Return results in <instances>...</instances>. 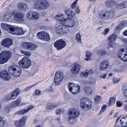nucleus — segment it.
<instances>
[{"mask_svg": "<svg viewBox=\"0 0 127 127\" xmlns=\"http://www.w3.org/2000/svg\"><path fill=\"white\" fill-rule=\"evenodd\" d=\"M63 15H57L56 18L61 23L64 25L66 27H73L75 23L74 19L71 17H67L64 18Z\"/></svg>", "mask_w": 127, "mask_h": 127, "instance_id": "f257e3e1", "label": "nucleus"}, {"mask_svg": "<svg viewBox=\"0 0 127 127\" xmlns=\"http://www.w3.org/2000/svg\"><path fill=\"white\" fill-rule=\"evenodd\" d=\"M50 5L49 3L45 0H39L35 2L34 7L38 10H42L46 9Z\"/></svg>", "mask_w": 127, "mask_h": 127, "instance_id": "f03ea898", "label": "nucleus"}, {"mask_svg": "<svg viewBox=\"0 0 127 127\" xmlns=\"http://www.w3.org/2000/svg\"><path fill=\"white\" fill-rule=\"evenodd\" d=\"M12 53L9 51H3L0 54V64H4L11 58Z\"/></svg>", "mask_w": 127, "mask_h": 127, "instance_id": "7ed1b4c3", "label": "nucleus"}, {"mask_svg": "<svg viewBox=\"0 0 127 127\" xmlns=\"http://www.w3.org/2000/svg\"><path fill=\"white\" fill-rule=\"evenodd\" d=\"M91 101L89 99L84 97L80 100V105L83 110L87 111L91 108Z\"/></svg>", "mask_w": 127, "mask_h": 127, "instance_id": "20e7f679", "label": "nucleus"}, {"mask_svg": "<svg viewBox=\"0 0 127 127\" xmlns=\"http://www.w3.org/2000/svg\"><path fill=\"white\" fill-rule=\"evenodd\" d=\"M31 60L26 56L24 57L18 63L19 65L21 67L27 69L31 65Z\"/></svg>", "mask_w": 127, "mask_h": 127, "instance_id": "39448f33", "label": "nucleus"}, {"mask_svg": "<svg viewBox=\"0 0 127 127\" xmlns=\"http://www.w3.org/2000/svg\"><path fill=\"white\" fill-rule=\"evenodd\" d=\"M8 71L10 74L16 77L19 76L21 74L20 69L17 66H9L8 68Z\"/></svg>", "mask_w": 127, "mask_h": 127, "instance_id": "423d86ee", "label": "nucleus"}, {"mask_svg": "<svg viewBox=\"0 0 127 127\" xmlns=\"http://www.w3.org/2000/svg\"><path fill=\"white\" fill-rule=\"evenodd\" d=\"M22 46L24 49L28 50L33 51L37 48V46L31 42H23Z\"/></svg>", "mask_w": 127, "mask_h": 127, "instance_id": "0eeeda50", "label": "nucleus"}, {"mask_svg": "<svg viewBox=\"0 0 127 127\" xmlns=\"http://www.w3.org/2000/svg\"><path fill=\"white\" fill-rule=\"evenodd\" d=\"M63 76L62 72L58 71L55 74L54 78V82L56 85H60L63 79Z\"/></svg>", "mask_w": 127, "mask_h": 127, "instance_id": "6e6552de", "label": "nucleus"}, {"mask_svg": "<svg viewBox=\"0 0 127 127\" xmlns=\"http://www.w3.org/2000/svg\"><path fill=\"white\" fill-rule=\"evenodd\" d=\"M56 32L59 35H62L64 33H67L69 30L64 25H60L56 28Z\"/></svg>", "mask_w": 127, "mask_h": 127, "instance_id": "1a4fd4ad", "label": "nucleus"}, {"mask_svg": "<svg viewBox=\"0 0 127 127\" xmlns=\"http://www.w3.org/2000/svg\"><path fill=\"white\" fill-rule=\"evenodd\" d=\"M68 88L69 91L73 94L78 93L80 88L79 86L73 83H69Z\"/></svg>", "mask_w": 127, "mask_h": 127, "instance_id": "9d476101", "label": "nucleus"}, {"mask_svg": "<svg viewBox=\"0 0 127 127\" xmlns=\"http://www.w3.org/2000/svg\"><path fill=\"white\" fill-rule=\"evenodd\" d=\"M66 45L65 41L62 39L58 40L56 41L54 44V47L58 50H61Z\"/></svg>", "mask_w": 127, "mask_h": 127, "instance_id": "9b49d317", "label": "nucleus"}, {"mask_svg": "<svg viewBox=\"0 0 127 127\" xmlns=\"http://www.w3.org/2000/svg\"><path fill=\"white\" fill-rule=\"evenodd\" d=\"M37 36L38 38L44 41H48L50 40L48 33L43 31L38 32L37 34Z\"/></svg>", "mask_w": 127, "mask_h": 127, "instance_id": "f8f14e48", "label": "nucleus"}, {"mask_svg": "<svg viewBox=\"0 0 127 127\" xmlns=\"http://www.w3.org/2000/svg\"><path fill=\"white\" fill-rule=\"evenodd\" d=\"M119 57L122 60L127 61V50L122 49L119 50L118 53Z\"/></svg>", "mask_w": 127, "mask_h": 127, "instance_id": "ddd939ff", "label": "nucleus"}, {"mask_svg": "<svg viewBox=\"0 0 127 127\" xmlns=\"http://www.w3.org/2000/svg\"><path fill=\"white\" fill-rule=\"evenodd\" d=\"M24 14L22 12H17L15 13L13 19L14 20L18 21L23 22L24 20Z\"/></svg>", "mask_w": 127, "mask_h": 127, "instance_id": "4468645a", "label": "nucleus"}, {"mask_svg": "<svg viewBox=\"0 0 127 127\" xmlns=\"http://www.w3.org/2000/svg\"><path fill=\"white\" fill-rule=\"evenodd\" d=\"M27 120L26 116L22 117L19 120L15 121L14 122L17 127H23L25 125Z\"/></svg>", "mask_w": 127, "mask_h": 127, "instance_id": "2eb2a0df", "label": "nucleus"}, {"mask_svg": "<svg viewBox=\"0 0 127 127\" xmlns=\"http://www.w3.org/2000/svg\"><path fill=\"white\" fill-rule=\"evenodd\" d=\"M81 65L77 63H75L71 69V72L73 74H76L79 73L80 71Z\"/></svg>", "mask_w": 127, "mask_h": 127, "instance_id": "dca6fc26", "label": "nucleus"}, {"mask_svg": "<svg viewBox=\"0 0 127 127\" xmlns=\"http://www.w3.org/2000/svg\"><path fill=\"white\" fill-rule=\"evenodd\" d=\"M1 44L5 47L9 48L12 44V40L9 38L4 39L1 42Z\"/></svg>", "mask_w": 127, "mask_h": 127, "instance_id": "f3484780", "label": "nucleus"}, {"mask_svg": "<svg viewBox=\"0 0 127 127\" xmlns=\"http://www.w3.org/2000/svg\"><path fill=\"white\" fill-rule=\"evenodd\" d=\"M0 76L5 80H7L11 78V76L7 71L4 70L0 73Z\"/></svg>", "mask_w": 127, "mask_h": 127, "instance_id": "a211bd4d", "label": "nucleus"}, {"mask_svg": "<svg viewBox=\"0 0 127 127\" xmlns=\"http://www.w3.org/2000/svg\"><path fill=\"white\" fill-rule=\"evenodd\" d=\"M68 114L70 116L75 118L79 115V112L77 109H74L69 111Z\"/></svg>", "mask_w": 127, "mask_h": 127, "instance_id": "6ab92c4d", "label": "nucleus"}, {"mask_svg": "<svg viewBox=\"0 0 127 127\" xmlns=\"http://www.w3.org/2000/svg\"><path fill=\"white\" fill-rule=\"evenodd\" d=\"M17 6L19 9L24 11H26L28 8L27 4L23 2L19 3Z\"/></svg>", "mask_w": 127, "mask_h": 127, "instance_id": "aec40b11", "label": "nucleus"}, {"mask_svg": "<svg viewBox=\"0 0 127 127\" xmlns=\"http://www.w3.org/2000/svg\"><path fill=\"white\" fill-rule=\"evenodd\" d=\"M109 66V64L108 62L105 60L103 61L100 64V70H101L106 69L108 66Z\"/></svg>", "mask_w": 127, "mask_h": 127, "instance_id": "412c9836", "label": "nucleus"}, {"mask_svg": "<svg viewBox=\"0 0 127 127\" xmlns=\"http://www.w3.org/2000/svg\"><path fill=\"white\" fill-rule=\"evenodd\" d=\"M17 28L15 26L10 25L8 32L11 34L16 35Z\"/></svg>", "mask_w": 127, "mask_h": 127, "instance_id": "4be33fe9", "label": "nucleus"}, {"mask_svg": "<svg viewBox=\"0 0 127 127\" xmlns=\"http://www.w3.org/2000/svg\"><path fill=\"white\" fill-rule=\"evenodd\" d=\"M116 7L117 8L119 9L126 7H127V2H123L121 3L117 4L116 5Z\"/></svg>", "mask_w": 127, "mask_h": 127, "instance_id": "5701e85b", "label": "nucleus"}, {"mask_svg": "<svg viewBox=\"0 0 127 127\" xmlns=\"http://www.w3.org/2000/svg\"><path fill=\"white\" fill-rule=\"evenodd\" d=\"M58 105V104H53L51 103H48L46 105V108L48 110H51L57 107Z\"/></svg>", "mask_w": 127, "mask_h": 127, "instance_id": "b1692460", "label": "nucleus"}, {"mask_svg": "<svg viewBox=\"0 0 127 127\" xmlns=\"http://www.w3.org/2000/svg\"><path fill=\"white\" fill-rule=\"evenodd\" d=\"M99 16L100 18L106 20L109 19L107 12L104 13H101L99 14Z\"/></svg>", "mask_w": 127, "mask_h": 127, "instance_id": "393cba45", "label": "nucleus"}, {"mask_svg": "<svg viewBox=\"0 0 127 127\" xmlns=\"http://www.w3.org/2000/svg\"><path fill=\"white\" fill-rule=\"evenodd\" d=\"M21 100V97H19L16 100L13 102L11 103V105L13 107H15L19 104Z\"/></svg>", "mask_w": 127, "mask_h": 127, "instance_id": "a878e982", "label": "nucleus"}, {"mask_svg": "<svg viewBox=\"0 0 127 127\" xmlns=\"http://www.w3.org/2000/svg\"><path fill=\"white\" fill-rule=\"evenodd\" d=\"M16 34L17 35H21L23 34L26 32L24 31L21 28H20L17 27L16 29Z\"/></svg>", "mask_w": 127, "mask_h": 127, "instance_id": "bb28decb", "label": "nucleus"}, {"mask_svg": "<svg viewBox=\"0 0 127 127\" xmlns=\"http://www.w3.org/2000/svg\"><path fill=\"white\" fill-rule=\"evenodd\" d=\"M1 25L2 28L6 31L8 32L10 25L8 24L2 23L1 24Z\"/></svg>", "mask_w": 127, "mask_h": 127, "instance_id": "cd10ccee", "label": "nucleus"}, {"mask_svg": "<svg viewBox=\"0 0 127 127\" xmlns=\"http://www.w3.org/2000/svg\"><path fill=\"white\" fill-rule=\"evenodd\" d=\"M127 119H126V117H124L122 118L120 121V123L124 127H127L126 123Z\"/></svg>", "mask_w": 127, "mask_h": 127, "instance_id": "c85d7f7f", "label": "nucleus"}, {"mask_svg": "<svg viewBox=\"0 0 127 127\" xmlns=\"http://www.w3.org/2000/svg\"><path fill=\"white\" fill-rule=\"evenodd\" d=\"M27 18L30 20L34 19L33 15V11H30L28 13L27 15Z\"/></svg>", "mask_w": 127, "mask_h": 127, "instance_id": "c756f323", "label": "nucleus"}, {"mask_svg": "<svg viewBox=\"0 0 127 127\" xmlns=\"http://www.w3.org/2000/svg\"><path fill=\"white\" fill-rule=\"evenodd\" d=\"M107 12L109 19H111L114 17V11H110Z\"/></svg>", "mask_w": 127, "mask_h": 127, "instance_id": "7c9ffc66", "label": "nucleus"}, {"mask_svg": "<svg viewBox=\"0 0 127 127\" xmlns=\"http://www.w3.org/2000/svg\"><path fill=\"white\" fill-rule=\"evenodd\" d=\"M76 120L74 118L70 116H69L68 119V122L71 125H73L75 122Z\"/></svg>", "mask_w": 127, "mask_h": 127, "instance_id": "2f4dec72", "label": "nucleus"}, {"mask_svg": "<svg viewBox=\"0 0 127 127\" xmlns=\"http://www.w3.org/2000/svg\"><path fill=\"white\" fill-rule=\"evenodd\" d=\"M86 93L88 95H90L92 93V89L89 87H86L85 89Z\"/></svg>", "mask_w": 127, "mask_h": 127, "instance_id": "473e14b6", "label": "nucleus"}, {"mask_svg": "<svg viewBox=\"0 0 127 127\" xmlns=\"http://www.w3.org/2000/svg\"><path fill=\"white\" fill-rule=\"evenodd\" d=\"M117 38V36L115 34H113L109 37L108 40H109L113 41L115 40Z\"/></svg>", "mask_w": 127, "mask_h": 127, "instance_id": "72a5a7b5", "label": "nucleus"}, {"mask_svg": "<svg viewBox=\"0 0 127 127\" xmlns=\"http://www.w3.org/2000/svg\"><path fill=\"white\" fill-rule=\"evenodd\" d=\"M18 91H14L12 93V94L11 95L12 98H13V99L15 98L19 94V93L18 91L19 89H17Z\"/></svg>", "mask_w": 127, "mask_h": 127, "instance_id": "f704fd0d", "label": "nucleus"}, {"mask_svg": "<svg viewBox=\"0 0 127 127\" xmlns=\"http://www.w3.org/2000/svg\"><path fill=\"white\" fill-rule=\"evenodd\" d=\"M65 14L67 16L71 15L73 16L75 15V14L70 9L66 10H65Z\"/></svg>", "mask_w": 127, "mask_h": 127, "instance_id": "c9c22d12", "label": "nucleus"}, {"mask_svg": "<svg viewBox=\"0 0 127 127\" xmlns=\"http://www.w3.org/2000/svg\"><path fill=\"white\" fill-rule=\"evenodd\" d=\"M92 56L91 53L90 52L88 51L86 53V58L85 60L88 61L90 59L91 57Z\"/></svg>", "mask_w": 127, "mask_h": 127, "instance_id": "e433bc0d", "label": "nucleus"}, {"mask_svg": "<svg viewBox=\"0 0 127 127\" xmlns=\"http://www.w3.org/2000/svg\"><path fill=\"white\" fill-rule=\"evenodd\" d=\"M28 112V111L26 109H22L16 112L19 115H22Z\"/></svg>", "mask_w": 127, "mask_h": 127, "instance_id": "4c0bfd02", "label": "nucleus"}, {"mask_svg": "<svg viewBox=\"0 0 127 127\" xmlns=\"http://www.w3.org/2000/svg\"><path fill=\"white\" fill-rule=\"evenodd\" d=\"M106 54V52L104 50H99L97 52V54L101 56H104Z\"/></svg>", "mask_w": 127, "mask_h": 127, "instance_id": "58836bf2", "label": "nucleus"}, {"mask_svg": "<svg viewBox=\"0 0 127 127\" xmlns=\"http://www.w3.org/2000/svg\"><path fill=\"white\" fill-rule=\"evenodd\" d=\"M76 38L78 42L81 43L82 40L81 39V35L79 33H77L76 35Z\"/></svg>", "mask_w": 127, "mask_h": 127, "instance_id": "ea45409f", "label": "nucleus"}, {"mask_svg": "<svg viewBox=\"0 0 127 127\" xmlns=\"http://www.w3.org/2000/svg\"><path fill=\"white\" fill-rule=\"evenodd\" d=\"M11 95H8L5 96L4 98V100L5 101H7L11 99H13L12 98Z\"/></svg>", "mask_w": 127, "mask_h": 127, "instance_id": "a19ab883", "label": "nucleus"}, {"mask_svg": "<svg viewBox=\"0 0 127 127\" xmlns=\"http://www.w3.org/2000/svg\"><path fill=\"white\" fill-rule=\"evenodd\" d=\"M21 53L29 57L31 55V53L28 51L21 50Z\"/></svg>", "mask_w": 127, "mask_h": 127, "instance_id": "79ce46f5", "label": "nucleus"}, {"mask_svg": "<svg viewBox=\"0 0 127 127\" xmlns=\"http://www.w3.org/2000/svg\"><path fill=\"white\" fill-rule=\"evenodd\" d=\"M33 15L34 19L37 20L39 17V13L37 12L33 11Z\"/></svg>", "mask_w": 127, "mask_h": 127, "instance_id": "37998d69", "label": "nucleus"}, {"mask_svg": "<svg viewBox=\"0 0 127 127\" xmlns=\"http://www.w3.org/2000/svg\"><path fill=\"white\" fill-rule=\"evenodd\" d=\"M81 77H83L84 78L87 77L88 75L86 70L82 72L81 74Z\"/></svg>", "mask_w": 127, "mask_h": 127, "instance_id": "c03bdc74", "label": "nucleus"}, {"mask_svg": "<svg viewBox=\"0 0 127 127\" xmlns=\"http://www.w3.org/2000/svg\"><path fill=\"white\" fill-rule=\"evenodd\" d=\"M115 98L114 97L111 98L109 99V105L110 106L112 104H114L115 103Z\"/></svg>", "mask_w": 127, "mask_h": 127, "instance_id": "a18cd8bd", "label": "nucleus"}, {"mask_svg": "<svg viewBox=\"0 0 127 127\" xmlns=\"http://www.w3.org/2000/svg\"><path fill=\"white\" fill-rule=\"evenodd\" d=\"M5 123V121L3 120L2 117L0 116V127L3 126Z\"/></svg>", "mask_w": 127, "mask_h": 127, "instance_id": "49530a36", "label": "nucleus"}, {"mask_svg": "<svg viewBox=\"0 0 127 127\" xmlns=\"http://www.w3.org/2000/svg\"><path fill=\"white\" fill-rule=\"evenodd\" d=\"M95 100L96 102L98 103H99L101 101V99L100 97L98 95L96 96L95 98Z\"/></svg>", "mask_w": 127, "mask_h": 127, "instance_id": "de8ad7c7", "label": "nucleus"}, {"mask_svg": "<svg viewBox=\"0 0 127 127\" xmlns=\"http://www.w3.org/2000/svg\"><path fill=\"white\" fill-rule=\"evenodd\" d=\"M120 78H117L114 77L113 78V83L114 84H116L118 83L120 81Z\"/></svg>", "mask_w": 127, "mask_h": 127, "instance_id": "09e8293b", "label": "nucleus"}, {"mask_svg": "<svg viewBox=\"0 0 127 127\" xmlns=\"http://www.w3.org/2000/svg\"><path fill=\"white\" fill-rule=\"evenodd\" d=\"M106 105H103L99 113V114L100 115L106 109Z\"/></svg>", "mask_w": 127, "mask_h": 127, "instance_id": "8fccbe9b", "label": "nucleus"}, {"mask_svg": "<svg viewBox=\"0 0 127 127\" xmlns=\"http://www.w3.org/2000/svg\"><path fill=\"white\" fill-rule=\"evenodd\" d=\"M10 16H9V14L6 13L4 17L3 20L5 21H7L10 18Z\"/></svg>", "mask_w": 127, "mask_h": 127, "instance_id": "3c124183", "label": "nucleus"}, {"mask_svg": "<svg viewBox=\"0 0 127 127\" xmlns=\"http://www.w3.org/2000/svg\"><path fill=\"white\" fill-rule=\"evenodd\" d=\"M109 42L108 43L109 47H113L114 45V43L112 41L109 40Z\"/></svg>", "mask_w": 127, "mask_h": 127, "instance_id": "603ef678", "label": "nucleus"}, {"mask_svg": "<svg viewBox=\"0 0 127 127\" xmlns=\"http://www.w3.org/2000/svg\"><path fill=\"white\" fill-rule=\"evenodd\" d=\"M78 1V0H76L71 4V7L72 8L74 9L75 8L76 5L77 4V2Z\"/></svg>", "mask_w": 127, "mask_h": 127, "instance_id": "864d4df0", "label": "nucleus"}, {"mask_svg": "<svg viewBox=\"0 0 127 127\" xmlns=\"http://www.w3.org/2000/svg\"><path fill=\"white\" fill-rule=\"evenodd\" d=\"M123 95L127 99V88L123 91Z\"/></svg>", "mask_w": 127, "mask_h": 127, "instance_id": "5fc2aeb1", "label": "nucleus"}, {"mask_svg": "<svg viewBox=\"0 0 127 127\" xmlns=\"http://www.w3.org/2000/svg\"><path fill=\"white\" fill-rule=\"evenodd\" d=\"M63 112V110L61 109L57 110L56 111V113L57 115H58L60 114Z\"/></svg>", "mask_w": 127, "mask_h": 127, "instance_id": "6e6d98bb", "label": "nucleus"}, {"mask_svg": "<svg viewBox=\"0 0 127 127\" xmlns=\"http://www.w3.org/2000/svg\"><path fill=\"white\" fill-rule=\"evenodd\" d=\"M35 85H33L31 86H30L28 87L24 90V91L25 92H26L28 91H29L30 89H31Z\"/></svg>", "mask_w": 127, "mask_h": 127, "instance_id": "4d7b16f0", "label": "nucleus"}, {"mask_svg": "<svg viewBox=\"0 0 127 127\" xmlns=\"http://www.w3.org/2000/svg\"><path fill=\"white\" fill-rule=\"evenodd\" d=\"M34 107V106L33 105H30L28 107V108L26 109V110H28V112L30 110L33 108Z\"/></svg>", "mask_w": 127, "mask_h": 127, "instance_id": "13d9d810", "label": "nucleus"}, {"mask_svg": "<svg viewBox=\"0 0 127 127\" xmlns=\"http://www.w3.org/2000/svg\"><path fill=\"white\" fill-rule=\"evenodd\" d=\"M116 105L117 106L120 107L122 106V103L119 101H117L116 102Z\"/></svg>", "mask_w": 127, "mask_h": 127, "instance_id": "bf43d9fd", "label": "nucleus"}, {"mask_svg": "<svg viewBox=\"0 0 127 127\" xmlns=\"http://www.w3.org/2000/svg\"><path fill=\"white\" fill-rule=\"evenodd\" d=\"M10 109L9 107L7 106L5 107L4 108L5 111L7 113H8L9 112Z\"/></svg>", "mask_w": 127, "mask_h": 127, "instance_id": "052dcab7", "label": "nucleus"}, {"mask_svg": "<svg viewBox=\"0 0 127 127\" xmlns=\"http://www.w3.org/2000/svg\"><path fill=\"white\" fill-rule=\"evenodd\" d=\"M122 29L121 26L120 25H119L118 26L116 27L115 28V30L116 31L120 30Z\"/></svg>", "mask_w": 127, "mask_h": 127, "instance_id": "680f3d73", "label": "nucleus"}, {"mask_svg": "<svg viewBox=\"0 0 127 127\" xmlns=\"http://www.w3.org/2000/svg\"><path fill=\"white\" fill-rule=\"evenodd\" d=\"M88 74V75H89V74H90L93 73V72L94 71L92 69H90L89 70H86Z\"/></svg>", "mask_w": 127, "mask_h": 127, "instance_id": "e2e57ef3", "label": "nucleus"}, {"mask_svg": "<svg viewBox=\"0 0 127 127\" xmlns=\"http://www.w3.org/2000/svg\"><path fill=\"white\" fill-rule=\"evenodd\" d=\"M75 12L77 14H79L80 13V11L79 10V7H77L75 9Z\"/></svg>", "mask_w": 127, "mask_h": 127, "instance_id": "0e129e2a", "label": "nucleus"}, {"mask_svg": "<svg viewBox=\"0 0 127 127\" xmlns=\"http://www.w3.org/2000/svg\"><path fill=\"white\" fill-rule=\"evenodd\" d=\"M41 92V91L40 90L37 89L35 91V94L36 95H38L40 94Z\"/></svg>", "mask_w": 127, "mask_h": 127, "instance_id": "69168bd1", "label": "nucleus"}, {"mask_svg": "<svg viewBox=\"0 0 127 127\" xmlns=\"http://www.w3.org/2000/svg\"><path fill=\"white\" fill-rule=\"evenodd\" d=\"M109 31V29H108L106 28L104 32H103L102 34L104 35L106 34Z\"/></svg>", "mask_w": 127, "mask_h": 127, "instance_id": "338daca9", "label": "nucleus"}, {"mask_svg": "<svg viewBox=\"0 0 127 127\" xmlns=\"http://www.w3.org/2000/svg\"><path fill=\"white\" fill-rule=\"evenodd\" d=\"M107 75L106 74H104L102 75H100V78H102L103 79H105V77Z\"/></svg>", "mask_w": 127, "mask_h": 127, "instance_id": "774afa93", "label": "nucleus"}]
</instances>
